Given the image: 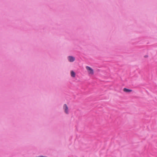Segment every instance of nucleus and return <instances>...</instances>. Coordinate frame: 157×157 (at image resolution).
<instances>
[{"instance_id":"1","label":"nucleus","mask_w":157,"mask_h":157,"mask_svg":"<svg viewBox=\"0 0 157 157\" xmlns=\"http://www.w3.org/2000/svg\"><path fill=\"white\" fill-rule=\"evenodd\" d=\"M63 108L64 109V111L66 113L68 114L69 113L68 110V108L67 104H64L63 105Z\"/></svg>"},{"instance_id":"2","label":"nucleus","mask_w":157,"mask_h":157,"mask_svg":"<svg viewBox=\"0 0 157 157\" xmlns=\"http://www.w3.org/2000/svg\"><path fill=\"white\" fill-rule=\"evenodd\" d=\"M68 59L69 61L70 62H74L75 60V58L72 56H69L68 57Z\"/></svg>"},{"instance_id":"3","label":"nucleus","mask_w":157,"mask_h":157,"mask_svg":"<svg viewBox=\"0 0 157 157\" xmlns=\"http://www.w3.org/2000/svg\"><path fill=\"white\" fill-rule=\"evenodd\" d=\"M86 68L88 71L90 72V74H94L93 70L89 66H86Z\"/></svg>"},{"instance_id":"4","label":"nucleus","mask_w":157,"mask_h":157,"mask_svg":"<svg viewBox=\"0 0 157 157\" xmlns=\"http://www.w3.org/2000/svg\"><path fill=\"white\" fill-rule=\"evenodd\" d=\"M123 91L126 93H130L132 91V90L126 88H124L123 89Z\"/></svg>"},{"instance_id":"5","label":"nucleus","mask_w":157,"mask_h":157,"mask_svg":"<svg viewBox=\"0 0 157 157\" xmlns=\"http://www.w3.org/2000/svg\"><path fill=\"white\" fill-rule=\"evenodd\" d=\"M71 75L72 77H75V73L73 71H71Z\"/></svg>"},{"instance_id":"6","label":"nucleus","mask_w":157,"mask_h":157,"mask_svg":"<svg viewBox=\"0 0 157 157\" xmlns=\"http://www.w3.org/2000/svg\"><path fill=\"white\" fill-rule=\"evenodd\" d=\"M37 157H47L46 156H39Z\"/></svg>"},{"instance_id":"7","label":"nucleus","mask_w":157,"mask_h":157,"mask_svg":"<svg viewBox=\"0 0 157 157\" xmlns=\"http://www.w3.org/2000/svg\"><path fill=\"white\" fill-rule=\"evenodd\" d=\"M148 56L145 55V56H144V57L147 58V57H148Z\"/></svg>"}]
</instances>
